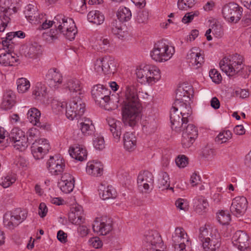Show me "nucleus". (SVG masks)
<instances>
[{
    "instance_id": "20",
    "label": "nucleus",
    "mask_w": 251,
    "mask_h": 251,
    "mask_svg": "<svg viewBox=\"0 0 251 251\" xmlns=\"http://www.w3.org/2000/svg\"><path fill=\"white\" fill-rule=\"evenodd\" d=\"M221 239L220 234L216 233L202 243L204 251H219L220 250Z\"/></svg>"
},
{
    "instance_id": "54",
    "label": "nucleus",
    "mask_w": 251,
    "mask_h": 251,
    "mask_svg": "<svg viewBox=\"0 0 251 251\" xmlns=\"http://www.w3.org/2000/svg\"><path fill=\"white\" fill-rule=\"evenodd\" d=\"M130 17H117V19H115L112 23V29L119 28L123 27V24L124 22H127L130 20Z\"/></svg>"
},
{
    "instance_id": "14",
    "label": "nucleus",
    "mask_w": 251,
    "mask_h": 251,
    "mask_svg": "<svg viewBox=\"0 0 251 251\" xmlns=\"http://www.w3.org/2000/svg\"><path fill=\"white\" fill-rule=\"evenodd\" d=\"M146 241L150 247V251H165L161 237L157 231H149L146 235Z\"/></svg>"
},
{
    "instance_id": "45",
    "label": "nucleus",
    "mask_w": 251,
    "mask_h": 251,
    "mask_svg": "<svg viewBox=\"0 0 251 251\" xmlns=\"http://www.w3.org/2000/svg\"><path fill=\"white\" fill-rule=\"evenodd\" d=\"M184 128L182 130V134L186 135L188 136L197 138L198 135V128L193 124H188L187 126L186 125L183 126Z\"/></svg>"
},
{
    "instance_id": "13",
    "label": "nucleus",
    "mask_w": 251,
    "mask_h": 251,
    "mask_svg": "<svg viewBox=\"0 0 251 251\" xmlns=\"http://www.w3.org/2000/svg\"><path fill=\"white\" fill-rule=\"evenodd\" d=\"M47 166L52 175H60L63 172L65 167L64 160L59 155L50 156L47 162Z\"/></svg>"
},
{
    "instance_id": "26",
    "label": "nucleus",
    "mask_w": 251,
    "mask_h": 251,
    "mask_svg": "<svg viewBox=\"0 0 251 251\" xmlns=\"http://www.w3.org/2000/svg\"><path fill=\"white\" fill-rule=\"evenodd\" d=\"M152 174L149 171H144L140 173L137 177V183L139 187H143L145 190L149 189L150 185L153 182Z\"/></svg>"
},
{
    "instance_id": "3",
    "label": "nucleus",
    "mask_w": 251,
    "mask_h": 251,
    "mask_svg": "<svg viewBox=\"0 0 251 251\" xmlns=\"http://www.w3.org/2000/svg\"><path fill=\"white\" fill-rule=\"evenodd\" d=\"M243 60L242 56L235 53L229 58L224 57L220 62L219 66L221 70L229 76L238 75L246 78L251 71V67L245 66Z\"/></svg>"
},
{
    "instance_id": "44",
    "label": "nucleus",
    "mask_w": 251,
    "mask_h": 251,
    "mask_svg": "<svg viewBox=\"0 0 251 251\" xmlns=\"http://www.w3.org/2000/svg\"><path fill=\"white\" fill-rule=\"evenodd\" d=\"M232 134L230 130H224L216 136L215 142L220 144L225 143L232 138Z\"/></svg>"
},
{
    "instance_id": "62",
    "label": "nucleus",
    "mask_w": 251,
    "mask_h": 251,
    "mask_svg": "<svg viewBox=\"0 0 251 251\" xmlns=\"http://www.w3.org/2000/svg\"><path fill=\"white\" fill-rule=\"evenodd\" d=\"M51 105L53 109H57L58 111L62 112L65 107L67 109L66 103L65 102H60L56 100H53L51 102Z\"/></svg>"
},
{
    "instance_id": "28",
    "label": "nucleus",
    "mask_w": 251,
    "mask_h": 251,
    "mask_svg": "<svg viewBox=\"0 0 251 251\" xmlns=\"http://www.w3.org/2000/svg\"><path fill=\"white\" fill-rule=\"evenodd\" d=\"M15 95L11 90L6 91L3 95L0 107L3 110L10 109L15 103Z\"/></svg>"
},
{
    "instance_id": "52",
    "label": "nucleus",
    "mask_w": 251,
    "mask_h": 251,
    "mask_svg": "<svg viewBox=\"0 0 251 251\" xmlns=\"http://www.w3.org/2000/svg\"><path fill=\"white\" fill-rule=\"evenodd\" d=\"M217 219L220 224L226 225L231 220L230 215L227 212L222 211L218 215Z\"/></svg>"
},
{
    "instance_id": "12",
    "label": "nucleus",
    "mask_w": 251,
    "mask_h": 251,
    "mask_svg": "<svg viewBox=\"0 0 251 251\" xmlns=\"http://www.w3.org/2000/svg\"><path fill=\"white\" fill-rule=\"evenodd\" d=\"M50 149V144L46 139L35 140V142L32 144L31 147L32 153L36 159L43 158L44 155L49 151Z\"/></svg>"
},
{
    "instance_id": "11",
    "label": "nucleus",
    "mask_w": 251,
    "mask_h": 251,
    "mask_svg": "<svg viewBox=\"0 0 251 251\" xmlns=\"http://www.w3.org/2000/svg\"><path fill=\"white\" fill-rule=\"evenodd\" d=\"M112 220L107 216L97 217L93 224V231L99 235H107L112 230Z\"/></svg>"
},
{
    "instance_id": "27",
    "label": "nucleus",
    "mask_w": 251,
    "mask_h": 251,
    "mask_svg": "<svg viewBox=\"0 0 251 251\" xmlns=\"http://www.w3.org/2000/svg\"><path fill=\"white\" fill-rule=\"evenodd\" d=\"M78 126L84 136H90L94 133L95 126L92 120L88 118H84L80 120Z\"/></svg>"
},
{
    "instance_id": "35",
    "label": "nucleus",
    "mask_w": 251,
    "mask_h": 251,
    "mask_svg": "<svg viewBox=\"0 0 251 251\" xmlns=\"http://www.w3.org/2000/svg\"><path fill=\"white\" fill-rule=\"evenodd\" d=\"M42 47L37 43H34L29 46L25 51V55L30 58H36L42 53Z\"/></svg>"
},
{
    "instance_id": "7",
    "label": "nucleus",
    "mask_w": 251,
    "mask_h": 251,
    "mask_svg": "<svg viewBox=\"0 0 251 251\" xmlns=\"http://www.w3.org/2000/svg\"><path fill=\"white\" fill-rule=\"evenodd\" d=\"M26 216V211L21 209H16L12 212H6L3 216L4 226L9 229H13L24 221Z\"/></svg>"
},
{
    "instance_id": "9",
    "label": "nucleus",
    "mask_w": 251,
    "mask_h": 251,
    "mask_svg": "<svg viewBox=\"0 0 251 251\" xmlns=\"http://www.w3.org/2000/svg\"><path fill=\"white\" fill-rule=\"evenodd\" d=\"M110 92L109 90L100 84L95 85L91 91L92 97L96 103L100 106L104 107L111 102L109 96Z\"/></svg>"
},
{
    "instance_id": "24",
    "label": "nucleus",
    "mask_w": 251,
    "mask_h": 251,
    "mask_svg": "<svg viewBox=\"0 0 251 251\" xmlns=\"http://www.w3.org/2000/svg\"><path fill=\"white\" fill-rule=\"evenodd\" d=\"M69 152L72 158L80 161H82L87 158V151L82 145L75 144L70 148Z\"/></svg>"
},
{
    "instance_id": "29",
    "label": "nucleus",
    "mask_w": 251,
    "mask_h": 251,
    "mask_svg": "<svg viewBox=\"0 0 251 251\" xmlns=\"http://www.w3.org/2000/svg\"><path fill=\"white\" fill-rule=\"evenodd\" d=\"M88 174L94 176H100L103 172V165L100 162L91 161L88 162L86 167Z\"/></svg>"
},
{
    "instance_id": "17",
    "label": "nucleus",
    "mask_w": 251,
    "mask_h": 251,
    "mask_svg": "<svg viewBox=\"0 0 251 251\" xmlns=\"http://www.w3.org/2000/svg\"><path fill=\"white\" fill-rule=\"evenodd\" d=\"M180 113L178 111V108L176 105L173 106L170 111V121L171 123V127L173 130L176 132H180L182 130V127L187 124L186 121L182 119V117L179 115Z\"/></svg>"
},
{
    "instance_id": "50",
    "label": "nucleus",
    "mask_w": 251,
    "mask_h": 251,
    "mask_svg": "<svg viewBox=\"0 0 251 251\" xmlns=\"http://www.w3.org/2000/svg\"><path fill=\"white\" fill-rule=\"evenodd\" d=\"M16 180V178L15 175H7L4 177H2L0 184L3 188H6L14 183Z\"/></svg>"
},
{
    "instance_id": "64",
    "label": "nucleus",
    "mask_w": 251,
    "mask_h": 251,
    "mask_svg": "<svg viewBox=\"0 0 251 251\" xmlns=\"http://www.w3.org/2000/svg\"><path fill=\"white\" fill-rule=\"evenodd\" d=\"M235 6L234 2H230L224 5L222 9L223 15L224 16L230 15L231 11L234 8Z\"/></svg>"
},
{
    "instance_id": "15",
    "label": "nucleus",
    "mask_w": 251,
    "mask_h": 251,
    "mask_svg": "<svg viewBox=\"0 0 251 251\" xmlns=\"http://www.w3.org/2000/svg\"><path fill=\"white\" fill-rule=\"evenodd\" d=\"M232 243L240 251H251L249 246V236L244 231L238 230L234 234Z\"/></svg>"
},
{
    "instance_id": "32",
    "label": "nucleus",
    "mask_w": 251,
    "mask_h": 251,
    "mask_svg": "<svg viewBox=\"0 0 251 251\" xmlns=\"http://www.w3.org/2000/svg\"><path fill=\"white\" fill-rule=\"evenodd\" d=\"M16 37L15 32H11L6 34L5 37L0 39V43L2 45L3 50H8V51H14V44L13 39Z\"/></svg>"
},
{
    "instance_id": "19",
    "label": "nucleus",
    "mask_w": 251,
    "mask_h": 251,
    "mask_svg": "<svg viewBox=\"0 0 251 251\" xmlns=\"http://www.w3.org/2000/svg\"><path fill=\"white\" fill-rule=\"evenodd\" d=\"M186 59L191 65L196 69L201 67L204 63V57L197 48H193L188 52Z\"/></svg>"
},
{
    "instance_id": "30",
    "label": "nucleus",
    "mask_w": 251,
    "mask_h": 251,
    "mask_svg": "<svg viewBox=\"0 0 251 251\" xmlns=\"http://www.w3.org/2000/svg\"><path fill=\"white\" fill-rule=\"evenodd\" d=\"M123 143L124 148L129 151H132L136 149V139L132 133L127 132L124 134Z\"/></svg>"
},
{
    "instance_id": "31",
    "label": "nucleus",
    "mask_w": 251,
    "mask_h": 251,
    "mask_svg": "<svg viewBox=\"0 0 251 251\" xmlns=\"http://www.w3.org/2000/svg\"><path fill=\"white\" fill-rule=\"evenodd\" d=\"M208 206L206 199L202 196H199L194 200V207L195 211L200 214L206 211Z\"/></svg>"
},
{
    "instance_id": "57",
    "label": "nucleus",
    "mask_w": 251,
    "mask_h": 251,
    "mask_svg": "<svg viewBox=\"0 0 251 251\" xmlns=\"http://www.w3.org/2000/svg\"><path fill=\"white\" fill-rule=\"evenodd\" d=\"M212 32L218 38L221 37L224 34L222 25L219 22H215L212 25Z\"/></svg>"
},
{
    "instance_id": "53",
    "label": "nucleus",
    "mask_w": 251,
    "mask_h": 251,
    "mask_svg": "<svg viewBox=\"0 0 251 251\" xmlns=\"http://www.w3.org/2000/svg\"><path fill=\"white\" fill-rule=\"evenodd\" d=\"M196 0H178L177 6L179 9L187 10L188 8L192 7Z\"/></svg>"
},
{
    "instance_id": "4",
    "label": "nucleus",
    "mask_w": 251,
    "mask_h": 251,
    "mask_svg": "<svg viewBox=\"0 0 251 251\" xmlns=\"http://www.w3.org/2000/svg\"><path fill=\"white\" fill-rule=\"evenodd\" d=\"M174 53V48L169 46L166 41L162 40L155 44L151 55L154 60L162 62L169 60Z\"/></svg>"
},
{
    "instance_id": "43",
    "label": "nucleus",
    "mask_w": 251,
    "mask_h": 251,
    "mask_svg": "<svg viewBox=\"0 0 251 251\" xmlns=\"http://www.w3.org/2000/svg\"><path fill=\"white\" fill-rule=\"evenodd\" d=\"M46 86L41 82H38L33 91V95L35 96V99L39 100L46 95Z\"/></svg>"
},
{
    "instance_id": "60",
    "label": "nucleus",
    "mask_w": 251,
    "mask_h": 251,
    "mask_svg": "<svg viewBox=\"0 0 251 251\" xmlns=\"http://www.w3.org/2000/svg\"><path fill=\"white\" fill-rule=\"evenodd\" d=\"M93 145L98 150H102L105 147L104 140L103 137H97L93 140Z\"/></svg>"
},
{
    "instance_id": "56",
    "label": "nucleus",
    "mask_w": 251,
    "mask_h": 251,
    "mask_svg": "<svg viewBox=\"0 0 251 251\" xmlns=\"http://www.w3.org/2000/svg\"><path fill=\"white\" fill-rule=\"evenodd\" d=\"M56 21H57V17H54V18L53 20H46L44 22H43L41 26L39 27V29L40 30L47 29L51 27L53 25H54L55 27V28H56Z\"/></svg>"
},
{
    "instance_id": "21",
    "label": "nucleus",
    "mask_w": 251,
    "mask_h": 251,
    "mask_svg": "<svg viewBox=\"0 0 251 251\" xmlns=\"http://www.w3.org/2000/svg\"><path fill=\"white\" fill-rule=\"evenodd\" d=\"M106 121L114 141L116 142H118L120 140L122 134V129L123 126L122 123L111 117L107 118Z\"/></svg>"
},
{
    "instance_id": "23",
    "label": "nucleus",
    "mask_w": 251,
    "mask_h": 251,
    "mask_svg": "<svg viewBox=\"0 0 251 251\" xmlns=\"http://www.w3.org/2000/svg\"><path fill=\"white\" fill-rule=\"evenodd\" d=\"M69 219L70 222L75 225H80L85 220L83 216V210L80 205H75L71 208L69 213Z\"/></svg>"
},
{
    "instance_id": "8",
    "label": "nucleus",
    "mask_w": 251,
    "mask_h": 251,
    "mask_svg": "<svg viewBox=\"0 0 251 251\" xmlns=\"http://www.w3.org/2000/svg\"><path fill=\"white\" fill-rule=\"evenodd\" d=\"M172 240L175 251H188L191 243L187 233L182 227L176 228Z\"/></svg>"
},
{
    "instance_id": "10",
    "label": "nucleus",
    "mask_w": 251,
    "mask_h": 251,
    "mask_svg": "<svg viewBox=\"0 0 251 251\" xmlns=\"http://www.w3.org/2000/svg\"><path fill=\"white\" fill-rule=\"evenodd\" d=\"M21 2V0H0V16L20 14Z\"/></svg>"
},
{
    "instance_id": "25",
    "label": "nucleus",
    "mask_w": 251,
    "mask_h": 251,
    "mask_svg": "<svg viewBox=\"0 0 251 251\" xmlns=\"http://www.w3.org/2000/svg\"><path fill=\"white\" fill-rule=\"evenodd\" d=\"M27 117L30 123L33 125L38 127L46 129L49 125L46 124H42L40 122V118L41 117L40 111L36 108H31L27 113Z\"/></svg>"
},
{
    "instance_id": "37",
    "label": "nucleus",
    "mask_w": 251,
    "mask_h": 251,
    "mask_svg": "<svg viewBox=\"0 0 251 251\" xmlns=\"http://www.w3.org/2000/svg\"><path fill=\"white\" fill-rule=\"evenodd\" d=\"M176 106L178 108V109H179L180 111L179 112L181 117H182V119L184 121H186V123H188V118L192 114V110L189 102L184 101Z\"/></svg>"
},
{
    "instance_id": "34",
    "label": "nucleus",
    "mask_w": 251,
    "mask_h": 251,
    "mask_svg": "<svg viewBox=\"0 0 251 251\" xmlns=\"http://www.w3.org/2000/svg\"><path fill=\"white\" fill-rule=\"evenodd\" d=\"M6 53H2L0 55V64L4 66H13L17 62V58L15 54H12L13 51H8L5 50Z\"/></svg>"
},
{
    "instance_id": "41",
    "label": "nucleus",
    "mask_w": 251,
    "mask_h": 251,
    "mask_svg": "<svg viewBox=\"0 0 251 251\" xmlns=\"http://www.w3.org/2000/svg\"><path fill=\"white\" fill-rule=\"evenodd\" d=\"M184 88L183 87L181 88L179 86L176 92V100L174 102V105L176 106H177L178 104H180L181 102H183L184 101L189 102L191 98H189V96L185 94V92H183Z\"/></svg>"
},
{
    "instance_id": "18",
    "label": "nucleus",
    "mask_w": 251,
    "mask_h": 251,
    "mask_svg": "<svg viewBox=\"0 0 251 251\" xmlns=\"http://www.w3.org/2000/svg\"><path fill=\"white\" fill-rule=\"evenodd\" d=\"M60 190L65 194H69L74 188L75 180L73 176L69 173H64L58 183Z\"/></svg>"
},
{
    "instance_id": "6",
    "label": "nucleus",
    "mask_w": 251,
    "mask_h": 251,
    "mask_svg": "<svg viewBox=\"0 0 251 251\" xmlns=\"http://www.w3.org/2000/svg\"><path fill=\"white\" fill-rule=\"evenodd\" d=\"M94 69L98 73L114 74L116 70V63L111 56H105L100 57L95 61Z\"/></svg>"
},
{
    "instance_id": "36",
    "label": "nucleus",
    "mask_w": 251,
    "mask_h": 251,
    "mask_svg": "<svg viewBox=\"0 0 251 251\" xmlns=\"http://www.w3.org/2000/svg\"><path fill=\"white\" fill-rule=\"evenodd\" d=\"M101 188L99 189V195L100 198L103 200L114 199L117 197V193L114 188L112 186H108L102 189L103 185H101Z\"/></svg>"
},
{
    "instance_id": "38",
    "label": "nucleus",
    "mask_w": 251,
    "mask_h": 251,
    "mask_svg": "<svg viewBox=\"0 0 251 251\" xmlns=\"http://www.w3.org/2000/svg\"><path fill=\"white\" fill-rule=\"evenodd\" d=\"M150 68L148 72V77L149 78V85H152L158 81L161 78L160 71L155 66L149 65Z\"/></svg>"
},
{
    "instance_id": "1",
    "label": "nucleus",
    "mask_w": 251,
    "mask_h": 251,
    "mask_svg": "<svg viewBox=\"0 0 251 251\" xmlns=\"http://www.w3.org/2000/svg\"><path fill=\"white\" fill-rule=\"evenodd\" d=\"M141 104L137 90L134 85L126 88L123 101L122 120L126 126H135L141 118Z\"/></svg>"
},
{
    "instance_id": "55",
    "label": "nucleus",
    "mask_w": 251,
    "mask_h": 251,
    "mask_svg": "<svg viewBox=\"0 0 251 251\" xmlns=\"http://www.w3.org/2000/svg\"><path fill=\"white\" fill-rule=\"evenodd\" d=\"M196 138L189 137L186 135L182 134V138L181 140V144L184 148H188L190 147L195 142Z\"/></svg>"
},
{
    "instance_id": "47",
    "label": "nucleus",
    "mask_w": 251,
    "mask_h": 251,
    "mask_svg": "<svg viewBox=\"0 0 251 251\" xmlns=\"http://www.w3.org/2000/svg\"><path fill=\"white\" fill-rule=\"evenodd\" d=\"M21 139L17 140L13 142L14 148L19 151H25L28 146V142L26 138H21Z\"/></svg>"
},
{
    "instance_id": "2",
    "label": "nucleus",
    "mask_w": 251,
    "mask_h": 251,
    "mask_svg": "<svg viewBox=\"0 0 251 251\" xmlns=\"http://www.w3.org/2000/svg\"><path fill=\"white\" fill-rule=\"evenodd\" d=\"M66 85L72 98L68 106H67L66 117L68 119L73 120L80 117L85 112V104L81 98L84 91L82 83L75 78L68 80Z\"/></svg>"
},
{
    "instance_id": "58",
    "label": "nucleus",
    "mask_w": 251,
    "mask_h": 251,
    "mask_svg": "<svg viewBox=\"0 0 251 251\" xmlns=\"http://www.w3.org/2000/svg\"><path fill=\"white\" fill-rule=\"evenodd\" d=\"M209 76L215 83L219 84L222 79L221 74L216 69H212L209 72Z\"/></svg>"
},
{
    "instance_id": "48",
    "label": "nucleus",
    "mask_w": 251,
    "mask_h": 251,
    "mask_svg": "<svg viewBox=\"0 0 251 251\" xmlns=\"http://www.w3.org/2000/svg\"><path fill=\"white\" fill-rule=\"evenodd\" d=\"M112 32L118 38L121 40L125 39L128 35V31L125 26L119 28L112 29Z\"/></svg>"
},
{
    "instance_id": "5",
    "label": "nucleus",
    "mask_w": 251,
    "mask_h": 251,
    "mask_svg": "<svg viewBox=\"0 0 251 251\" xmlns=\"http://www.w3.org/2000/svg\"><path fill=\"white\" fill-rule=\"evenodd\" d=\"M57 29L60 35L70 41L74 40L77 33L74 20L69 17H57Z\"/></svg>"
},
{
    "instance_id": "63",
    "label": "nucleus",
    "mask_w": 251,
    "mask_h": 251,
    "mask_svg": "<svg viewBox=\"0 0 251 251\" xmlns=\"http://www.w3.org/2000/svg\"><path fill=\"white\" fill-rule=\"evenodd\" d=\"M176 207L180 210L186 211L188 209V203L186 200L183 199H177L175 203Z\"/></svg>"
},
{
    "instance_id": "22",
    "label": "nucleus",
    "mask_w": 251,
    "mask_h": 251,
    "mask_svg": "<svg viewBox=\"0 0 251 251\" xmlns=\"http://www.w3.org/2000/svg\"><path fill=\"white\" fill-rule=\"evenodd\" d=\"M46 79L50 87L56 88L62 82V76L57 69L52 68L48 71Z\"/></svg>"
},
{
    "instance_id": "33",
    "label": "nucleus",
    "mask_w": 251,
    "mask_h": 251,
    "mask_svg": "<svg viewBox=\"0 0 251 251\" xmlns=\"http://www.w3.org/2000/svg\"><path fill=\"white\" fill-rule=\"evenodd\" d=\"M150 68H149V65L144 66L136 70V75L138 81L142 84H149V78L148 77V72Z\"/></svg>"
},
{
    "instance_id": "59",
    "label": "nucleus",
    "mask_w": 251,
    "mask_h": 251,
    "mask_svg": "<svg viewBox=\"0 0 251 251\" xmlns=\"http://www.w3.org/2000/svg\"><path fill=\"white\" fill-rule=\"evenodd\" d=\"M38 134L39 131L36 128H30L27 132V137H26L27 142L30 143L33 140H37Z\"/></svg>"
},
{
    "instance_id": "39",
    "label": "nucleus",
    "mask_w": 251,
    "mask_h": 251,
    "mask_svg": "<svg viewBox=\"0 0 251 251\" xmlns=\"http://www.w3.org/2000/svg\"><path fill=\"white\" fill-rule=\"evenodd\" d=\"M199 231L200 234L199 235V238L201 243L203 242L205 240H206L209 238H211V236H213L214 234L218 233V232L215 229L213 230L209 226L207 227L206 225L201 227Z\"/></svg>"
},
{
    "instance_id": "40",
    "label": "nucleus",
    "mask_w": 251,
    "mask_h": 251,
    "mask_svg": "<svg viewBox=\"0 0 251 251\" xmlns=\"http://www.w3.org/2000/svg\"><path fill=\"white\" fill-rule=\"evenodd\" d=\"M60 34L57 28H52L42 34V38L46 42L51 43L59 39Z\"/></svg>"
},
{
    "instance_id": "16",
    "label": "nucleus",
    "mask_w": 251,
    "mask_h": 251,
    "mask_svg": "<svg viewBox=\"0 0 251 251\" xmlns=\"http://www.w3.org/2000/svg\"><path fill=\"white\" fill-rule=\"evenodd\" d=\"M248 207V201L243 196L237 197L232 200L230 208L231 212L236 216L243 215Z\"/></svg>"
},
{
    "instance_id": "61",
    "label": "nucleus",
    "mask_w": 251,
    "mask_h": 251,
    "mask_svg": "<svg viewBox=\"0 0 251 251\" xmlns=\"http://www.w3.org/2000/svg\"><path fill=\"white\" fill-rule=\"evenodd\" d=\"M176 163L178 167L183 168L188 164V159L184 155H181L176 159Z\"/></svg>"
},
{
    "instance_id": "51",
    "label": "nucleus",
    "mask_w": 251,
    "mask_h": 251,
    "mask_svg": "<svg viewBox=\"0 0 251 251\" xmlns=\"http://www.w3.org/2000/svg\"><path fill=\"white\" fill-rule=\"evenodd\" d=\"M24 12V14L26 16H32L33 15L36 14L40 16V14L38 13V9L36 3H30L28 4L25 7V10Z\"/></svg>"
},
{
    "instance_id": "46",
    "label": "nucleus",
    "mask_w": 251,
    "mask_h": 251,
    "mask_svg": "<svg viewBox=\"0 0 251 251\" xmlns=\"http://www.w3.org/2000/svg\"><path fill=\"white\" fill-rule=\"evenodd\" d=\"M170 185V178L166 172L162 173L161 177L158 180V187L162 190L169 188Z\"/></svg>"
},
{
    "instance_id": "49",
    "label": "nucleus",
    "mask_w": 251,
    "mask_h": 251,
    "mask_svg": "<svg viewBox=\"0 0 251 251\" xmlns=\"http://www.w3.org/2000/svg\"><path fill=\"white\" fill-rule=\"evenodd\" d=\"M10 136L13 142L21 139V138H26L25 132L18 127H14L12 129Z\"/></svg>"
},
{
    "instance_id": "42",
    "label": "nucleus",
    "mask_w": 251,
    "mask_h": 251,
    "mask_svg": "<svg viewBox=\"0 0 251 251\" xmlns=\"http://www.w3.org/2000/svg\"><path fill=\"white\" fill-rule=\"evenodd\" d=\"M16 83L17 85V90L19 93H21L27 92L30 87L29 81L24 77L18 78L17 80Z\"/></svg>"
}]
</instances>
